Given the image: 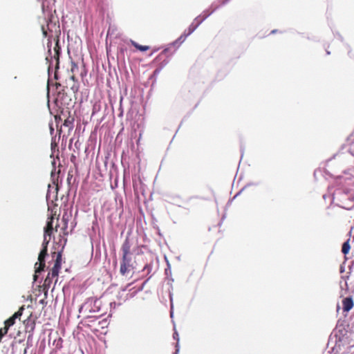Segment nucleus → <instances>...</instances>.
<instances>
[{"label":"nucleus","mask_w":354,"mask_h":354,"mask_svg":"<svg viewBox=\"0 0 354 354\" xmlns=\"http://www.w3.org/2000/svg\"><path fill=\"white\" fill-rule=\"evenodd\" d=\"M219 8L218 6L215 5L214 3H212L210 8H212V12L209 13L208 15H205L203 19L199 21V22H197V24H194V22H192L189 26L188 27L187 32H186V35L187 36L190 35L192 32L195 31V30L203 23V21H205L209 16H210L214 11H216Z\"/></svg>","instance_id":"nucleus-5"},{"label":"nucleus","mask_w":354,"mask_h":354,"mask_svg":"<svg viewBox=\"0 0 354 354\" xmlns=\"http://www.w3.org/2000/svg\"><path fill=\"white\" fill-rule=\"evenodd\" d=\"M43 32L44 35H46V32L44 31V30L43 29Z\"/></svg>","instance_id":"nucleus-32"},{"label":"nucleus","mask_w":354,"mask_h":354,"mask_svg":"<svg viewBox=\"0 0 354 354\" xmlns=\"http://www.w3.org/2000/svg\"><path fill=\"white\" fill-rule=\"evenodd\" d=\"M276 32H277V30H272L271 33H276Z\"/></svg>","instance_id":"nucleus-26"},{"label":"nucleus","mask_w":354,"mask_h":354,"mask_svg":"<svg viewBox=\"0 0 354 354\" xmlns=\"http://www.w3.org/2000/svg\"><path fill=\"white\" fill-rule=\"evenodd\" d=\"M62 254L59 252L57 255L55 264L51 270V272L48 273L52 277H56L59 274V270L61 268Z\"/></svg>","instance_id":"nucleus-7"},{"label":"nucleus","mask_w":354,"mask_h":354,"mask_svg":"<svg viewBox=\"0 0 354 354\" xmlns=\"http://www.w3.org/2000/svg\"><path fill=\"white\" fill-rule=\"evenodd\" d=\"M230 0H223L222 2H221V4L222 5H225Z\"/></svg>","instance_id":"nucleus-21"},{"label":"nucleus","mask_w":354,"mask_h":354,"mask_svg":"<svg viewBox=\"0 0 354 354\" xmlns=\"http://www.w3.org/2000/svg\"><path fill=\"white\" fill-rule=\"evenodd\" d=\"M53 129L52 127H50V132H51V133H53Z\"/></svg>","instance_id":"nucleus-27"},{"label":"nucleus","mask_w":354,"mask_h":354,"mask_svg":"<svg viewBox=\"0 0 354 354\" xmlns=\"http://www.w3.org/2000/svg\"><path fill=\"white\" fill-rule=\"evenodd\" d=\"M169 297H170V301L172 303V295H171V294L169 295Z\"/></svg>","instance_id":"nucleus-24"},{"label":"nucleus","mask_w":354,"mask_h":354,"mask_svg":"<svg viewBox=\"0 0 354 354\" xmlns=\"http://www.w3.org/2000/svg\"><path fill=\"white\" fill-rule=\"evenodd\" d=\"M60 51H61V49L57 43H56L55 46L53 48V53H52V50L50 48L48 49L49 55H48L46 58L47 62L49 63L48 68V72H50V70L52 68L53 61L55 62V69L59 68Z\"/></svg>","instance_id":"nucleus-2"},{"label":"nucleus","mask_w":354,"mask_h":354,"mask_svg":"<svg viewBox=\"0 0 354 354\" xmlns=\"http://www.w3.org/2000/svg\"><path fill=\"white\" fill-rule=\"evenodd\" d=\"M122 255L130 256L131 244L128 239H126L122 245Z\"/></svg>","instance_id":"nucleus-10"},{"label":"nucleus","mask_w":354,"mask_h":354,"mask_svg":"<svg viewBox=\"0 0 354 354\" xmlns=\"http://www.w3.org/2000/svg\"><path fill=\"white\" fill-rule=\"evenodd\" d=\"M171 313V317H172V316H173V312H172V310H171V313Z\"/></svg>","instance_id":"nucleus-30"},{"label":"nucleus","mask_w":354,"mask_h":354,"mask_svg":"<svg viewBox=\"0 0 354 354\" xmlns=\"http://www.w3.org/2000/svg\"><path fill=\"white\" fill-rule=\"evenodd\" d=\"M343 310L350 311L353 307V300L351 297H347L342 300Z\"/></svg>","instance_id":"nucleus-9"},{"label":"nucleus","mask_w":354,"mask_h":354,"mask_svg":"<svg viewBox=\"0 0 354 354\" xmlns=\"http://www.w3.org/2000/svg\"><path fill=\"white\" fill-rule=\"evenodd\" d=\"M86 318H87V319H91V318H93V317L88 316Z\"/></svg>","instance_id":"nucleus-29"},{"label":"nucleus","mask_w":354,"mask_h":354,"mask_svg":"<svg viewBox=\"0 0 354 354\" xmlns=\"http://www.w3.org/2000/svg\"><path fill=\"white\" fill-rule=\"evenodd\" d=\"M62 339L59 337L57 339H55L53 342V344H55V347L57 348H60L62 347Z\"/></svg>","instance_id":"nucleus-16"},{"label":"nucleus","mask_w":354,"mask_h":354,"mask_svg":"<svg viewBox=\"0 0 354 354\" xmlns=\"http://www.w3.org/2000/svg\"><path fill=\"white\" fill-rule=\"evenodd\" d=\"M173 337L174 339H176L177 341L176 342V351L174 352V354H178V352H179V335H178V333L175 331L173 334Z\"/></svg>","instance_id":"nucleus-14"},{"label":"nucleus","mask_w":354,"mask_h":354,"mask_svg":"<svg viewBox=\"0 0 354 354\" xmlns=\"http://www.w3.org/2000/svg\"><path fill=\"white\" fill-rule=\"evenodd\" d=\"M53 221L54 218L52 216L48 218L46 226L44 228V241L42 243V248H47L48 244L50 240V236L53 231Z\"/></svg>","instance_id":"nucleus-4"},{"label":"nucleus","mask_w":354,"mask_h":354,"mask_svg":"<svg viewBox=\"0 0 354 354\" xmlns=\"http://www.w3.org/2000/svg\"><path fill=\"white\" fill-rule=\"evenodd\" d=\"M212 11L210 12H208V10H205L203 12V15L202 16L203 17H204L205 15H208L209 13H210Z\"/></svg>","instance_id":"nucleus-20"},{"label":"nucleus","mask_w":354,"mask_h":354,"mask_svg":"<svg viewBox=\"0 0 354 354\" xmlns=\"http://www.w3.org/2000/svg\"><path fill=\"white\" fill-rule=\"evenodd\" d=\"M24 310V306L20 307L18 311L15 313L12 317H10L9 319L5 321V325L8 326V327H10L12 325H14L15 323V319L19 318L22 315Z\"/></svg>","instance_id":"nucleus-8"},{"label":"nucleus","mask_w":354,"mask_h":354,"mask_svg":"<svg viewBox=\"0 0 354 354\" xmlns=\"http://www.w3.org/2000/svg\"><path fill=\"white\" fill-rule=\"evenodd\" d=\"M53 167H55V160H54L52 162ZM59 173V170L57 172L55 168H54L51 171V178L53 179L54 185L51 186L48 185V192L46 194V201L48 204L53 203L54 201L57 199V192H58V186L55 185V180L58 178V174Z\"/></svg>","instance_id":"nucleus-1"},{"label":"nucleus","mask_w":354,"mask_h":354,"mask_svg":"<svg viewBox=\"0 0 354 354\" xmlns=\"http://www.w3.org/2000/svg\"><path fill=\"white\" fill-rule=\"evenodd\" d=\"M188 36H187V35H186V31H185L183 35H181L176 41L172 42L171 44L172 46H177V47H178L180 44H182L185 41V39Z\"/></svg>","instance_id":"nucleus-11"},{"label":"nucleus","mask_w":354,"mask_h":354,"mask_svg":"<svg viewBox=\"0 0 354 354\" xmlns=\"http://www.w3.org/2000/svg\"><path fill=\"white\" fill-rule=\"evenodd\" d=\"M351 249V246L349 244V239L345 241L342 248V252L344 254H346L348 253L349 250Z\"/></svg>","instance_id":"nucleus-13"},{"label":"nucleus","mask_w":354,"mask_h":354,"mask_svg":"<svg viewBox=\"0 0 354 354\" xmlns=\"http://www.w3.org/2000/svg\"><path fill=\"white\" fill-rule=\"evenodd\" d=\"M341 194L340 190H337L333 194V199H339V195Z\"/></svg>","instance_id":"nucleus-17"},{"label":"nucleus","mask_w":354,"mask_h":354,"mask_svg":"<svg viewBox=\"0 0 354 354\" xmlns=\"http://www.w3.org/2000/svg\"><path fill=\"white\" fill-rule=\"evenodd\" d=\"M71 88L73 91V93H76L78 91V86L75 83H74Z\"/></svg>","instance_id":"nucleus-18"},{"label":"nucleus","mask_w":354,"mask_h":354,"mask_svg":"<svg viewBox=\"0 0 354 354\" xmlns=\"http://www.w3.org/2000/svg\"><path fill=\"white\" fill-rule=\"evenodd\" d=\"M241 192V190L240 192H239L237 194H236V195L234 196V198H235L236 197H237Z\"/></svg>","instance_id":"nucleus-22"},{"label":"nucleus","mask_w":354,"mask_h":354,"mask_svg":"<svg viewBox=\"0 0 354 354\" xmlns=\"http://www.w3.org/2000/svg\"><path fill=\"white\" fill-rule=\"evenodd\" d=\"M131 43L136 48L140 50V51H146L149 48L148 46L140 45L133 40H131Z\"/></svg>","instance_id":"nucleus-12"},{"label":"nucleus","mask_w":354,"mask_h":354,"mask_svg":"<svg viewBox=\"0 0 354 354\" xmlns=\"http://www.w3.org/2000/svg\"><path fill=\"white\" fill-rule=\"evenodd\" d=\"M167 50H168V48H165V49L162 52V53H166Z\"/></svg>","instance_id":"nucleus-23"},{"label":"nucleus","mask_w":354,"mask_h":354,"mask_svg":"<svg viewBox=\"0 0 354 354\" xmlns=\"http://www.w3.org/2000/svg\"><path fill=\"white\" fill-rule=\"evenodd\" d=\"M203 19V17L202 15H199L198 17H196L195 19H194V21L196 22H199V21H201V19Z\"/></svg>","instance_id":"nucleus-19"},{"label":"nucleus","mask_w":354,"mask_h":354,"mask_svg":"<svg viewBox=\"0 0 354 354\" xmlns=\"http://www.w3.org/2000/svg\"><path fill=\"white\" fill-rule=\"evenodd\" d=\"M47 255V248L43 247L38 256V263H35V274L34 275V280H37V273H39L44 270L45 268V258Z\"/></svg>","instance_id":"nucleus-3"},{"label":"nucleus","mask_w":354,"mask_h":354,"mask_svg":"<svg viewBox=\"0 0 354 354\" xmlns=\"http://www.w3.org/2000/svg\"><path fill=\"white\" fill-rule=\"evenodd\" d=\"M131 257V256L122 255L120 272L122 275H126L130 272Z\"/></svg>","instance_id":"nucleus-6"},{"label":"nucleus","mask_w":354,"mask_h":354,"mask_svg":"<svg viewBox=\"0 0 354 354\" xmlns=\"http://www.w3.org/2000/svg\"><path fill=\"white\" fill-rule=\"evenodd\" d=\"M71 80H73V81H74V80H75V77H74V76H71Z\"/></svg>","instance_id":"nucleus-25"},{"label":"nucleus","mask_w":354,"mask_h":354,"mask_svg":"<svg viewBox=\"0 0 354 354\" xmlns=\"http://www.w3.org/2000/svg\"><path fill=\"white\" fill-rule=\"evenodd\" d=\"M9 327L5 325V327L0 328V340L8 333Z\"/></svg>","instance_id":"nucleus-15"},{"label":"nucleus","mask_w":354,"mask_h":354,"mask_svg":"<svg viewBox=\"0 0 354 354\" xmlns=\"http://www.w3.org/2000/svg\"><path fill=\"white\" fill-rule=\"evenodd\" d=\"M83 306H82L80 308V312L82 311V309Z\"/></svg>","instance_id":"nucleus-31"},{"label":"nucleus","mask_w":354,"mask_h":354,"mask_svg":"<svg viewBox=\"0 0 354 354\" xmlns=\"http://www.w3.org/2000/svg\"><path fill=\"white\" fill-rule=\"evenodd\" d=\"M26 353H27V350H26V349H25V350H24V354H26Z\"/></svg>","instance_id":"nucleus-28"}]
</instances>
